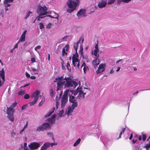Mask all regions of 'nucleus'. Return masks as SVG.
Here are the masks:
<instances>
[{
    "mask_svg": "<svg viewBox=\"0 0 150 150\" xmlns=\"http://www.w3.org/2000/svg\"><path fill=\"white\" fill-rule=\"evenodd\" d=\"M86 11L84 9H81L78 12L77 14L78 17H85L86 16Z\"/></svg>",
    "mask_w": 150,
    "mask_h": 150,
    "instance_id": "obj_12",
    "label": "nucleus"
},
{
    "mask_svg": "<svg viewBox=\"0 0 150 150\" xmlns=\"http://www.w3.org/2000/svg\"><path fill=\"white\" fill-rule=\"evenodd\" d=\"M64 112V111L63 110H61L59 112V117H61L62 116V115L63 114Z\"/></svg>",
    "mask_w": 150,
    "mask_h": 150,
    "instance_id": "obj_34",
    "label": "nucleus"
},
{
    "mask_svg": "<svg viewBox=\"0 0 150 150\" xmlns=\"http://www.w3.org/2000/svg\"><path fill=\"white\" fill-rule=\"evenodd\" d=\"M18 95H23L24 94H25V93L24 92V91H20L18 93Z\"/></svg>",
    "mask_w": 150,
    "mask_h": 150,
    "instance_id": "obj_39",
    "label": "nucleus"
},
{
    "mask_svg": "<svg viewBox=\"0 0 150 150\" xmlns=\"http://www.w3.org/2000/svg\"><path fill=\"white\" fill-rule=\"evenodd\" d=\"M115 0H109L108 2V4H114L115 2Z\"/></svg>",
    "mask_w": 150,
    "mask_h": 150,
    "instance_id": "obj_33",
    "label": "nucleus"
},
{
    "mask_svg": "<svg viewBox=\"0 0 150 150\" xmlns=\"http://www.w3.org/2000/svg\"><path fill=\"white\" fill-rule=\"evenodd\" d=\"M40 16L39 15V16H38L36 17V19H37V21H40Z\"/></svg>",
    "mask_w": 150,
    "mask_h": 150,
    "instance_id": "obj_64",
    "label": "nucleus"
},
{
    "mask_svg": "<svg viewBox=\"0 0 150 150\" xmlns=\"http://www.w3.org/2000/svg\"><path fill=\"white\" fill-rule=\"evenodd\" d=\"M40 144L37 142H33L31 143V144L28 145V147L30 148V149L31 150H34L37 149L40 146Z\"/></svg>",
    "mask_w": 150,
    "mask_h": 150,
    "instance_id": "obj_10",
    "label": "nucleus"
},
{
    "mask_svg": "<svg viewBox=\"0 0 150 150\" xmlns=\"http://www.w3.org/2000/svg\"><path fill=\"white\" fill-rule=\"evenodd\" d=\"M95 59H94L92 62V64L94 68L96 69L98 67V65L99 64L100 61L99 58L96 57Z\"/></svg>",
    "mask_w": 150,
    "mask_h": 150,
    "instance_id": "obj_15",
    "label": "nucleus"
},
{
    "mask_svg": "<svg viewBox=\"0 0 150 150\" xmlns=\"http://www.w3.org/2000/svg\"><path fill=\"white\" fill-rule=\"evenodd\" d=\"M68 37V35H66L62 38V40L64 41L66 38H67Z\"/></svg>",
    "mask_w": 150,
    "mask_h": 150,
    "instance_id": "obj_62",
    "label": "nucleus"
},
{
    "mask_svg": "<svg viewBox=\"0 0 150 150\" xmlns=\"http://www.w3.org/2000/svg\"><path fill=\"white\" fill-rule=\"evenodd\" d=\"M66 83L65 84L64 88H67L72 87H74L75 88L77 86V84L75 81H72L71 79H69V80L66 81Z\"/></svg>",
    "mask_w": 150,
    "mask_h": 150,
    "instance_id": "obj_6",
    "label": "nucleus"
},
{
    "mask_svg": "<svg viewBox=\"0 0 150 150\" xmlns=\"http://www.w3.org/2000/svg\"><path fill=\"white\" fill-rule=\"evenodd\" d=\"M117 1V4H120L121 2L122 1L123 2V0H116Z\"/></svg>",
    "mask_w": 150,
    "mask_h": 150,
    "instance_id": "obj_53",
    "label": "nucleus"
},
{
    "mask_svg": "<svg viewBox=\"0 0 150 150\" xmlns=\"http://www.w3.org/2000/svg\"><path fill=\"white\" fill-rule=\"evenodd\" d=\"M7 113L8 114V117L9 120L12 122L14 121V117L13 116V113L15 111L13 108H12L10 106L8 108L7 107Z\"/></svg>",
    "mask_w": 150,
    "mask_h": 150,
    "instance_id": "obj_4",
    "label": "nucleus"
},
{
    "mask_svg": "<svg viewBox=\"0 0 150 150\" xmlns=\"http://www.w3.org/2000/svg\"><path fill=\"white\" fill-rule=\"evenodd\" d=\"M78 92L79 93V95L76 97L77 98L79 97H82L81 95H82L83 98H84V95L86 94V93H84L82 90H80L78 91Z\"/></svg>",
    "mask_w": 150,
    "mask_h": 150,
    "instance_id": "obj_21",
    "label": "nucleus"
},
{
    "mask_svg": "<svg viewBox=\"0 0 150 150\" xmlns=\"http://www.w3.org/2000/svg\"><path fill=\"white\" fill-rule=\"evenodd\" d=\"M142 140L143 141H144L146 139V135L145 134H144L143 132H142Z\"/></svg>",
    "mask_w": 150,
    "mask_h": 150,
    "instance_id": "obj_31",
    "label": "nucleus"
},
{
    "mask_svg": "<svg viewBox=\"0 0 150 150\" xmlns=\"http://www.w3.org/2000/svg\"><path fill=\"white\" fill-rule=\"evenodd\" d=\"M51 12L50 11H46L45 12H43V13H41L40 14V16H42L46 15L47 14H51Z\"/></svg>",
    "mask_w": 150,
    "mask_h": 150,
    "instance_id": "obj_29",
    "label": "nucleus"
},
{
    "mask_svg": "<svg viewBox=\"0 0 150 150\" xmlns=\"http://www.w3.org/2000/svg\"><path fill=\"white\" fill-rule=\"evenodd\" d=\"M75 108H73V107H70L69 106L66 109L65 111V113L67 115H69L70 113L72 112L74 110Z\"/></svg>",
    "mask_w": 150,
    "mask_h": 150,
    "instance_id": "obj_16",
    "label": "nucleus"
},
{
    "mask_svg": "<svg viewBox=\"0 0 150 150\" xmlns=\"http://www.w3.org/2000/svg\"><path fill=\"white\" fill-rule=\"evenodd\" d=\"M28 126V124L27 123L24 126L23 128V129L20 131V134H21L24 131V130Z\"/></svg>",
    "mask_w": 150,
    "mask_h": 150,
    "instance_id": "obj_32",
    "label": "nucleus"
},
{
    "mask_svg": "<svg viewBox=\"0 0 150 150\" xmlns=\"http://www.w3.org/2000/svg\"><path fill=\"white\" fill-rule=\"evenodd\" d=\"M57 91L58 92V91L61 90L60 88L63 87L64 85L61 82V81H59L57 83Z\"/></svg>",
    "mask_w": 150,
    "mask_h": 150,
    "instance_id": "obj_18",
    "label": "nucleus"
},
{
    "mask_svg": "<svg viewBox=\"0 0 150 150\" xmlns=\"http://www.w3.org/2000/svg\"><path fill=\"white\" fill-rule=\"evenodd\" d=\"M40 93V91H36L34 92L32 95L31 96V98H33V97H35V98H36L38 99L39 97L38 96L39 94Z\"/></svg>",
    "mask_w": 150,
    "mask_h": 150,
    "instance_id": "obj_20",
    "label": "nucleus"
},
{
    "mask_svg": "<svg viewBox=\"0 0 150 150\" xmlns=\"http://www.w3.org/2000/svg\"><path fill=\"white\" fill-rule=\"evenodd\" d=\"M3 18L4 17V11L2 10L1 12L0 13V16Z\"/></svg>",
    "mask_w": 150,
    "mask_h": 150,
    "instance_id": "obj_50",
    "label": "nucleus"
},
{
    "mask_svg": "<svg viewBox=\"0 0 150 150\" xmlns=\"http://www.w3.org/2000/svg\"><path fill=\"white\" fill-rule=\"evenodd\" d=\"M49 93L50 96L53 97L54 96V91L53 89L52 88V87L50 90Z\"/></svg>",
    "mask_w": 150,
    "mask_h": 150,
    "instance_id": "obj_26",
    "label": "nucleus"
},
{
    "mask_svg": "<svg viewBox=\"0 0 150 150\" xmlns=\"http://www.w3.org/2000/svg\"><path fill=\"white\" fill-rule=\"evenodd\" d=\"M50 146V144L49 142L44 143L41 147L40 150H46Z\"/></svg>",
    "mask_w": 150,
    "mask_h": 150,
    "instance_id": "obj_17",
    "label": "nucleus"
},
{
    "mask_svg": "<svg viewBox=\"0 0 150 150\" xmlns=\"http://www.w3.org/2000/svg\"><path fill=\"white\" fill-rule=\"evenodd\" d=\"M79 43V42H77L76 43L74 42V47L76 53H77V50L78 47V44Z\"/></svg>",
    "mask_w": 150,
    "mask_h": 150,
    "instance_id": "obj_25",
    "label": "nucleus"
},
{
    "mask_svg": "<svg viewBox=\"0 0 150 150\" xmlns=\"http://www.w3.org/2000/svg\"><path fill=\"white\" fill-rule=\"evenodd\" d=\"M25 74L27 78H30V75L27 72H26L25 73Z\"/></svg>",
    "mask_w": 150,
    "mask_h": 150,
    "instance_id": "obj_57",
    "label": "nucleus"
},
{
    "mask_svg": "<svg viewBox=\"0 0 150 150\" xmlns=\"http://www.w3.org/2000/svg\"><path fill=\"white\" fill-rule=\"evenodd\" d=\"M66 4L67 6L69 8L67 9V12L69 13H71L76 10V7L78 6L74 1L72 0H68Z\"/></svg>",
    "mask_w": 150,
    "mask_h": 150,
    "instance_id": "obj_2",
    "label": "nucleus"
},
{
    "mask_svg": "<svg viewBox=\"0 0 150 150\" xmlns=\"http://www.w3.org/2000/svg\"><path fill=\"white\" fill-rule=\"evenodd\" d=\"M31 61L32 63H34L35 62V58L34 57H33L31 59Z\"/></svg>",
    "mask_w": 150,
    "mask_h": 150,
    "instance_id": "obj_55",
    "label": "nucleus"
},
{
    "mask_svg": "<svg viewBox=\"0 0 150 150\" xmlns=\"http://www.w3.org/2000/svg\"><path fill=\"white\" fill-rule=\"evenodd\" d=\"M64 76H62L60 77L58 76V81H62L63 80H64Z\"/></svg>",
    "mask_w": 150,
    "mask_h": 150,
    "instance_id": "obj_35",
    "label": "nucleus"
},
{
    "mask_svg": "<svg viewBox=\"0 0 150 150\" xmlns=\"http://www.w3.org/2000/svg\"><path fill=\"white\" fill-rule=\"evenodd\" d=\"M76 54H74L72 57V63L74 66L76 68H79V60L77 58L78 57L79 55L77 53Z\"/></svg>",
    "mask_w": 150,
    "mask_h": 150,
    "instance_id": "obj_5",
    "label": "nucleus"
},
{
    "mask_svg": "<svg viewBox=\"0 0 150 150\" xmlns=\"http://www.w3.org/2000/svg\"><path fill=\"white\" fill-rule=\"evenodd\" d=\"M25 36H24L21 35V37L20 38L18 42V43H19L20 42H23L25 40Z\"/></svg>",
    "mask_w": 150,
    "mask_h": 150,
    "instance_id": "obj_27",
    "label": "nucleus"
},
{
    "mask_svg": "<svg viewBox=\"0 0 150 150\" xmlns=\"http://www.w3.org/2000/svg\"><path fill=\"white\" fill-rule=\"evenodd\" d=\"M21 148L22 149L23 147L24 146V150H29L27 146V143L26 142H24V145L23 146V144H21Z\"/></svg>",
    "mask_w": 150,
    "mask_h": 150,
    "instance_id": "obj_22",
    "label": "nucleus"
},
{
    "mask_svg": "<svg viewBox=\"0 0 150 150\" xmlns=\"http://www.w3.org/2000/svg\"><path fill=\"white\" fill-rule=\"evenodd\" d=\"M39 25H40V29H42L44 28V26L43 23H40Z\"/></svg>",
    "mask_w": 150,
    "mask_h": 150,
    "instance_id": "obj_41",
    "label": "nucleus"
},
{
    "mask_svg": "<svg viewBox=\"0 0 150 150\" xmlns=\"http://www.w3.org/2000/svg\"><path fill=\"white\" fill-rule=\"evenodd\" d=\"M73 1H74L75 2L76 4L78 6L79 5V0H73Z\"/></svg>",
    "mask_w": 150,
    "mask_h": 150,
    "instance_id": "obj_51",
    "label": "nucleus"
},
{
    "mask_svg": "<svg viewBox=\"0 0 150 150\" xmlns=\"http://www.w3.org/2000/svg\"><path fill=\"white\" fill-rule=\"evenodd\" d=\"M13 0H4V3H11L13 1Z\"/></svg>",
    "mask_w": 150,
    "mask_h": 150,
    "instance_id": "obj_38",
    "label": "nucleus"
},
{
    "mask_svg": "<svg viewBox=\"0 0 150 150\" xmlns=\"http://www.w3.org/2000/svg\"><path fill=\"white\" fill-rule=\"evenodd\" d=\"M5 72L4 69L0 71V87L4 83L5 80Z\"/></svg>",
    "mask_w": 150,
    "mask_h": 150,
    "instance_id": "obj_9",
    "label": "nucleus"
},
{
    "mask_svg": "<svg viewBox=\"0 0 150 150\" xmlns=\"http://www.w3.org/2000/svg\"><path fill=\"white\" fill-rule=\"evenodd\" d=\"M71 79V78H70L69 77H65L64 78V80H65V81H67V80H69V79Z\"/></svg>",
    "mask_w": 150,
    "mask_h": 150,
    "instance_id": "obj_60",
    "label": "nucleus"
},
{
    "mask_svg": "<svg viewBox=\"0 0 150 150\" xmlns=\"http://www.w3.org/2000/svg\"><path fill=\"white\" fill-rule=\"evenodd\" d=\"M17 103L16 102H14L13 103L12 105L10 106L12 108H13L17 105Z\"/></svg>",
    "mask_w": 150,
    "mask_h": 150,
    "instance_id": "obj_37",
    "label": "nucleus"
},
{
    "mask_svg": "<svg viewBox=\"0 0 150 150\" xmlns=\"http://www.w3.org/2000/svg\"><path fill=\"white\" fill-rule=\"evenodd\" d=\"M114 70H113V69H112L111 70V71H110V72H109V73L110 74H113L114 73Z\"/></svg>",
    "mask_w": 150,
    "mask_h": 150,
    "instance_id": "obj_61",
    "label": "nucleus"
},
{
    "mask_svg": "<svg viewBox=\"0 0 150 150\" xmlns=\"http://www.w3.org/2000/svg\"><path fill=\"white\" fill-rule=\"evenodd\" d=\"M41 46L40 45L38 46L35 48V50L37 51V49H40L41 48Z\"/></svg>",
    "mask_w": 150,
    "mask_h": 150,
    "instance_id": "obj_52",
    "label": "nucleus"
},
{
    "mask_svg": "<svg viewBox=\"0 0 150 150\" xmlns=\"http://www.w3.org/2000/svg\"><path fill=\"white\" fill-rule=\"evenodd\" d=\"M81 41H82V43L84 41V39L82 37H80L79 41L77 42H79V43Z\"/></svg>",
    "mask_w": 150,
    "mask_h": 150,
    "instance_id": "obj_44",
    "label": "nucleus"
},
{
    "mask_svg": "<svg viewBox=\"0 0 150 150\" xmlns=\"http://www.w3.org/2000/svg\"><path fill=\"white\" fill-rule=\"evenodd\" d=\"M47 134L51 137L53 135V133L50 132H48L47 133Z\"/></svg>",
    "mask_w": 150,
    "mask_h": 150,
    "instance_id": "obj_47",
    "label": "nucleus"
},
{
    "mask_svg": "<svg viewBox=\"0 0 150 150\" xmlns=\"http://www.w3.org/2000/svg\"><path fill=\"white\" fill-rule=\"evenodd\" d=\"M131 0H123V2L128 3L131 1Z\"/></svg>",
    "mask_w": 150,
    "mask_h": 150,
    "instance_id": "obj_59",
    "label": "nucleus"
},
{
    "mask_svg": "<svg viewBox=\"0 0 150 150\" xmlns=\"http://www.w3.org/2000/svg\"><path fill=\"white\" fill-rule=\"evenodd\" d=\"M81 141V139L80 138H79L77 141L75 142V143L74 144V146H77L78 144Z\"/></svg>",
    "mask_w": 150,
    "mask_h": 150,
    "instance_id": "obj_28",
    "label": "nucleus"
},
{
    "mask_svg": "<svg viewBox=\"0 0 150 150\" xmlns=\"http://www.w3.org/2000/svg\"><path fill=\"white\" fill-rule=\"evenodd\" d=\"M83 44H81L80 45V50L79 51V53L81 54V56H82L83 58L84 56L83 53Z\"/></svg>",
    "mask_w": 150,
    "mask_h": 150,
    "instance_id": "obj_23",
    "label": "nucleus"
},
{
    "mask_svg": "<svg viewBox=\"0 0 150 150\" xmlns=\"http://www.w3.org/2000/svg\"><path fill=\"white\" fill-rule=\"evenodd\" d=\"M28 105L27 104L23 105L21 108V110H22L25 109Z\"/></svg>",
    "mask_w": 150,
    "mask_h": 150,
    "instance_id": "obj_42",
    "label": "nucleus"
},
{
    "mask_svg": "<svg viewBox=\"0 0 150 150\" xmlns=\"http://www.w3.org/2000/svg\"><path fill=\"white\" fill-rule=\"evenodd\" d=\"M4 4L5 5V6L6 7L10 6H11V4H8V3L4 4Z\"/></svg>",
    "mask_w": 150,
    "mask_h": 150,
    "instance_id": "obj_58",
    "label": "nucleus"
},
{
    "mask_svg": "<svg viewBox=\"0 0 150 150\" xmlns=\"http://www.w3.org/2000/svg\"><path fill=\"white\" fill-rule=\"evenodd\" d=\"M57 16L56 17H54L50 15H46V16L49 17H50L52 18H56V19H57L58 20L59 15L57 13Z\"/></svg>",
    "mask_w": 150,
    "mask_h": 150,
    "instance_id": "obj_30",
    "label": "nucleus"
},
{
    "mask_svg": "<svg viewBox=\"0 0 150 150\" xmlns=\"http://www.w3.org/2000/svg\"><path fill=\"white\" fill-rule=\"evenodd\" d=\"M56 114H54L52 115L51 117L47 119L48 122H45L42 123L40 125L38 126L36 129V131L38 132L44 131L45 130L50 129L51 126L50 125L55 123V118L56 117Z\"/></svg>",
    "mask_w": 150,
    "mask_h": 150,
    "instance_id": "obj_1",
    "label": "nucleus"
},
{
    "mask_svg": "<svg viewBox=\"0 0 150 150\" xmlns=\"http://www.w3.org/2000/svg\"><path fill=\"white\" fill-rule=\"evenodd\" d=\"M32 13V12L29 11V12H28L27 13L26 16L25 18V19H26L29 16L30 14Z\"/></svg>",
    "mask_w": 150,
    "mask_h": 150,
    "instance_id": "obj_36",
    "label": "nucleus"
},
{
    "mask_svg": "<svg viewBox=\"0 0 150 150\" xmlns=\"http://www.w3.org/2000/svg\"><path fill=\"white\" fill-rule=\"evenodd\" d=\"M105 64H100L99 66L98 69L96 71V73L98 74L103 72L105 70Z\"/></svg>",
    "mask_w": 150,
    "mask_h": 150,
    "instance_id": "obj_13",
    "label": "nucleus"
},
{
    "mask_svg": "<svg viewBox=\"0 0 150 150\" xmlns=\"http://www.w3.org/2000/svg\"><path fill=\"white\" fill-rule=\"evenodd\" d=\"M30 78L32 79H35L36 78V77L34 76H30Z\"/></svg>",
    "mask_w": 150,
    "mask_h": 150,
    "instance_id": "obj_63",
    "label": "nucleus"
},
{
    "mask_svg": "<svg viewBox=\"0 0 150 150\" xmlns=\"http://www.w3.org/2000/svg\"><path fill=\"white\" fill-rule=\"evenodd\" d=\"M68 96H69V102L72 103L71 107H73V108L77 107L78 106V104L76 99L78 98H75L74 96L69 94Z\"/></svg>",
    "mask_w": 150,
    "mask_h": 150,
    "instance_id": "obj_7",
    "label": "nucleus"
},
{
    "mask_svg": "<svg viewBox=\"0 0 150 150\" xmlns=\"http://www.w3.org/2000/svg\"><path fill=\"white\" fill-rule=\"evenodd\" d=\"M38 100V98H34V100L33 101L30 102V106H32L34 105L36 103Z\"/></svg>",
    "mask_w": 150,
    "mask_h": 150,
    "instance_id": "obj_24",
    "label": "nucleus"
},
{
    "mask_svg": "<svg viewBox=\"0 0 150 150\" xmlns=\"http://www.w3.org/2000/svg\"><path fill=\"white\" fill-rule=\"evenodd\" d=\"M107 4V1L105 0H101L100 2H99L98 4V6L100 8H103L106 6Z\"/></svg>",
    "mask_w": 150,
    "mask_h": 150,
    "instance_id": "obj_14",
    "label": "nucleus"
},
{
    "mask_svg": "<svg viewBox=\"0 0 150 150\" xmlns=\"http://www.w3.org/2000/svg\"><path fill=\"white\" fill-rule=\"evenodd\" d=\"M92 54H94L95 56L96 57H96L98 58H99V55L98 54H93V51L92 52Z\"/></svg>",
    "mask_w": 150,
    "mask_h": 150,
    "instance_id": "obj_46",
    "label": "nucleus"
},
{
    "mask_svg": "<svg viewBox=\"0 0 150 150\" xmlns=\"http://www.w3.org/2000/svg\"><path fill=\"white\" fill-rule=\"evenodd\" d=\"M69 50V45H67L65 46V47L63 48L62 49V56H64L65 55V54L66 55H67V53L65 51H68Z\"/></svg>",
    "mask_w": 150,
    "mask_h": 150,
    "instance_id": "obj_19",
    "label": "nucleus"
},
{
    "mask_svg": "<svg viewBox=\"0 0 150 150\" xmlns=\"http://www.w3.org/2000/svg\"><path fill=\"white\" fill-rule=\"evenodd\" d=\"M68 90H66L64 92V94L62 96L61 100V107L62 108H64L65 106V104L68 101Z\"/></svg>",
    "mask_w": 150,
    "mask_h": 150,
    "instance_id": "obj_3",
    "label": "nucleus"
},
{
    "mask_svg": "<svg viewBox=\"0 0 150 150\" xmlns=\"http://www.w3.org/2000/svg\"><path fill=\"white\" fill-rule=\"evenodd\" d=\"M55 110V108L53 107L52 108V109L50 111V112L52 114L54 111Z\"/></svg>",
    "mask_w": 150,
    "mask_h": 150,
    "instance_id": "obj_54",
    "label": "nucleus"
},
{
    "mask_svg": "<svg viewBox=\"0 0 150 150\" xmlns=\"http://www.w3.org/2000/svg\"><path fill=\"white\" fill-rule=\"evenodd\" d=\"M27 32V30H25L23 32V34H22V35L25 37V34H26V33Z\"/></svg>",
    "mask_w": 150,
    "mask_h": 150,
    "instance_id": "obj_56",
    "label": "nucleus"
},
{
    "mask_svg": "<svg viewBox=\"0 0 150 150\" xmlns=\"http://www.w3.org/2000/svg\"><path fill=\"white\" fill-rule=\"evenodd\" d=\"M47 9V8L46 6H42L40 5H39L38 6L37 13L40 16V14L43 13L45 12Z\"/></svg>",
    "mask_w": 150,
    "mask_h": 150,
    "instance_id": "obj_8",
    "label": "nucleus"
},
{
    "mask_svg": "<svg viewBox=\"0 0 150 150\" xmlns=\"http://www.w3.org/2000/svg\"><path fill=\"white\" fill-rule=\"evenodd\" d=\"M52 114L50 112H49L46 114L45 115V117H47L49 116H50Z\"/></svg>",
    "mask_w": 150,
    "mask_h": 150,
    "instance_id": "obj_49",
    "label": "nucleus"
},
{
    "mask_svg": "<svg viewBox=\"0 0 150 150\" xmlns=\"http://www.w3.org/2000/svg\"><path fill=\"white\" fill-rule=\"evenodd\" d=\"M30 98V96L28 94H25L24 96V98L25 99H28Z\"/></svg>",
    "mask_w": 150,
    "mask_h": 150,
    "instance_id": "obj_40",
    "label": "nucleus"
},
{
    "mask_svg": "<svg viewBox=\"0 0 150 150\" xmlns=\"http://www.w3.org/2000/svg\"><path fill=\"white\" fill-rule=\"evenodd\" d=\"M88 69V67L87 66L84 67L83 68V70L85 74H86V71Z\"/></svg>",
    "mask_w": 150,
    "mask_h": 150,
    "instance_id": "obj_43",
    "label": "nucleus"
},
{
    "mask_svg": "<svg viewBox=\"0 0 150 150\" xmlns=\"http://www.w3.org/2000/svg\"><path fill=\"white\" fill-rule=\"evenodd\" d=\"M49 144L50 146L51 145L52 146L53 145H57V143L55 142L49 143Z\"/></svg>",
    "mask_w": 150,
    "mask_h": 150,
    "instance_id": "obj_48",
    "label": "nucleus"
},
{
    "mask_svg": "<svg viewBox=\"0 0 150 150\" xmlns=\"http://www.w3.org/2000/svg\"><path fill=\"white\" fill-rule=\"evenodd\" d=\"M52 24L50 23H48L47 26L46 28H50L51 27Z\"/></svg>",
    "mask_w": 150,
    "mask_h": 150,
    "instance_id": "obj_45",
    "label": "nucleus"
},
{
    "mask_svg": "<svg viewBox=\"0 0 150 150\" xmlns=\"http://www.w3.org/2000/svg\"><path fill=\"white\" fill-rule=\"evenodd\" d=\"M78 88H77L76 90H73L71 88H69L67 90H68V94L69 95V94L71 95L72 96H74V97H75L76 95L77 94L78 92V91L77 90L78 89Z\"/></svg>",
    "mask_w": 150,
    "mask_h": 150,
    "instance_id": "obj_11",
    "label": "nucleus"
}]
</instances>
